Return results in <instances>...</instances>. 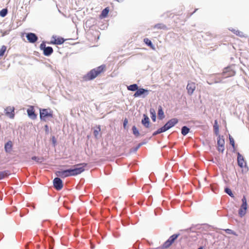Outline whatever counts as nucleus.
Segmentation results:
<instances>
[{
    "instance_id": "1",
    "label": "nucleus",
    "mask_w": 249,
    "mask_h": 249,
    "mask_svg": "<svg viewBox=\"0 0 249 249\" xmlns=\"http://www.w3.org/2000/svg\"><path fill=\"white\" fill-rule=\"evenodd\" d=\"M105 66H100L96 69H94L89 72L83 77V80L89 81L94 79L98 74H99L104 69Z\"/></svg>"
},
{
    "instance_id": "2",
    "label": "nucleus",
    "mask_w": 249,
    "mask_h": 249,
    "mask_svg": "<svg viewBox=\"0 0 249 249\" xmlns=\"http://www.w3.org/2000/svg\"><path fill=\"white\" fill-rule=\"evenodd\" d=\"M40 118L42 121H46V118L53 116V111L50 108H43L39 109Z\"/></svg>"
},
{
    "instance_id": "3",
    "label": "nucleus",
    "mask_w": 249,
    "mask_h": 249,
    "mask_svg": "<svg viewBox=\"0 0 249 249\" xmlns=\"http://www.w3.org/2000/svg\"><path fill=\"white\" fill-rule=\"evenodd\" d=\"M86 165V163H82L75 165L72 168H71L72 176H76L84 172L85 170L84 167Z\"/></svg>"
},
{
    "instance_id": "4",
    "label": "nucleus",
    "mask_w": 249,
    "mask_h": 249,
    "mask_svg": "<svg viewBox=\"0 0 249 249\" xmlns=\"http://www.w3.org/2000/svg\"><path fill=\"white\" fill-rule=\"evenodd\" d=\"M242 204L238 211V214L241 217L244 216L247 212V199L245 196H243L242 199Z\"/></svg>"
},
{
    "instance_id": "5",
    "label": "nucleus",
    "mask_w": 249,
    "mask_h": 249,
    "mask_svg": "<svg viewBox=\"0 0 249 249\" xmlns=\"http://www.w3.org/2000/svg\"><path fill=\"white\" fill-rule=\"evenodd\" d=\"M40 50L43 51V54L45 56H50L53 52V49L51 47H46L44 42L40 45Z\"/></svg>"
},
{
    "instance_id": "6",
    "label": "nucleus",
    "mask_w": 249,
    "mask_h": 249,
    "mask_svg": "<svg viewBox=\"0 0 249 249\" xmlns=\"http://www.w3.org/2000/svg\"><path fill=\"white\" fill-rule=\"evenodd\" d=\"M56 175L57 176L60 177L62 178H65L70 176H72L71 168L58 171L56 172Z\"/></svg>"
},
{
    "instance_id": "7",
    "label": "nucleus",
    "mask_w": 249,
    "mask_h": 249,
    "mask_svg": "<svg viewBox=\"0 0 249 249\" xmlns=\"http://www.w3.org/2000/svg\"><path fill=\"white\" fill-rule=\"evenodd\" d=\"M178 123V120L176 118H173L169 120L163 126L165 131L169 130Z\"/></svg>"
},
{
    "instance_id": "8",
    "label": "nucleus",
    "mask_w": 249,
    "mask_h": 249,
    "mask_svg": "<svg viewBox=\"0 0 249 249\" xmlns=\"http://www.w3.org/2000/svg\"><path fill=\"white\" fill-rule=\"evenodd\" d=\"M235 72L231 69V67H227L225 69L223 72V75L224 78H227L234 75Z\"/></svg>"
},
{
    "instance_id": "9",
    "label": "nucleus",
    "mask_w": 249,
    "mask_h": 249,
    "mask_svg": "<svg viewBox=\"0 0 249 249\" xmlns=\"http://www.w3.org/2000/svg\"><path fill=\"white\" fill-rule=\"evenodd\" d=\"M54 187L57 190H61L63 187L62 180L59 178H55L53 180Z\"/></svg>"
},
{
    "instance_id": "10",
    "label": "nucleus",
    "mask_w": 249,
    "mask_h": 249,
    "mask_svg": "<svg viewBox=\"0 0 249 249\" xmlns=\"http://www.w3.org/2000/svg\"><path fill=\"white\" fill-rule=\"evenodd\" d=\"M149 91L147 89L141 88V89H138L136 92L134 94V96L135 97H139L141 95H143L144 96L143 97H144L145 96L147 95L148 94Z\"/></svg>"
},
{
    "instance_id": "11",
    "label": "nucleus",
    "mask_w": 249,
    "mask_h": 249,
    "mask_svg": "<svg viewBox=\"0 0 249 249\" xmlns=\"http://www.w3.org/2000/svg\"><path fill=\"white\" fill-rule=\"evenodd\" d=\"M26 37L29 42L31 43H35L38 39L37 36L33 33H29L26 34Z\"/></svg>"
},
{
    "instance_id": "12",
    "label": "nucleus",
    "mask_w": 249,
    "mask_h": 249,
    "mask_svg": "<svg viewBox=\"0 0 249 249\" xmlns=\"http://www.w3.org/2000/svg\"><path fill=\"white\" fill-rule=\"evenodd\" d=\"M27 112L28 117L32 119L35 120L36 118V115L35 113L34 108L33 106H30L27 109Z\"/></svg>"
},
{
    "instance_id": "13",
    "label": "nucleus",
    "mask_w": 249,
    "mask_h": 249,
    "mask_svg": "<svg viewBox=\"0 0 249 249\" xmlns=\"http://www.w3.org/2000/svg\"><path fill=\"white\" fill-rule=\"evenodd\" d=\"M237 163L238 166L241 168H243L246 166V162L244 157L239 152L237 153Z\"/></svg>"
},
{
    "instance_id": "14",
    "label": "nucleus",
    "mask_w": 249,
    "mask_h": 249,
    "mask_svg": "<svg viewBox=\"0 0 249 249\" xmlns=\"http://www.w3.org/2000/svg\"><path fill=\"white\" fill-rule=\"evenodd\" d=\"M186 89H187L188 93L189 95H192L196 89L195 83L194 82L188 83Z\"/></svg>"
},
{
    "instance_id": "15",
    "label": "nucleus",
    "mask_w": 249,
    "mask_h": 249,
    "mask_svg": "<svg viewBox=\"0 0 249 249\" xmlns=\"http://www.w3.org/2000/svg\"><path fill=\"white\" fill-rule=\"evenodd\" d=\"M5 114L10 118L14 117V108L13 107H8L5 109Z\"/></svg>"
},
{
    "instance_id": "16",
    "label": "nucleus",
    "mask_w": 249,
    "mask_h": 249,
    "mask_svg": "<svg viewBox=\"0 0 249 249\" xmlns=\"http://www.w3.org/2000/svg\"><path fill=\"white\" fill-rule=\"evenodd\" d=\"M143 119H142V124L146 128H148L149 127V123H150L149 118L145 114H143Z\"/></svg>"
},
{
    "instance_id": "17",
    "label": "nucleus",
    "mask_w": 249,
    "mask_h": 249,
    "mask_svg": "<svg viewBox=\"0 0 249 249\" xmlns=\"http://www.w3.org/2000/svg\"><path fill=\"white\" fill-rule=\"evenodd\" d=\"M13 143L11 141H9L7 142L5 144L4 149L6 152L10 153L12 148Z\"/></svg>"
},
{
    "instance_id": "18",
    "label": "nucleus",
    "mask_w": 249,
    "mask_h": 249,
    "mask_svg": "<svg viewBox=\"0 0 249 249\" xmlns=\"http://www.w3.org/2000/svg\"><path fill=\"white\" fill-rule=\"evenodd\" d=\"M158 114L159 118L160 120H162L164 117V112L161 106L159 107Z\"/></svg>"
},
{
    "instance_id": "19",
    "label": "nucleus",
    "mask_w": 249,
    "mask_h": 249,
    "mask_svg": "<svg viewBox=\"0 0 249 249\" xmlns=\"http://www.w3.org/2000/svg\"><path fill=\"white\" fill-rule=\"evenodd\" d=\"M225 141L223 138H221L220 135H218L217 139V144L219 147H224Z\"/></svg>"
},
{
    "instance_id": "20",
    "label": "nucleus",
    "mask_w": 249,
    "mask_h": 249,
    "mask_svg": "<svg viewBox=\"0 0 249 249\" xmlns=\"http://www.w3.org/2000/svg\"><path fill=\"white\" fill-rule=\"evenodd\" d=\"M64 41H65V40L64 39V38H63L62 37H59V38H58L55 39L54 41H52V43L54 44L60 45V44H63L64 42Z\"/></svg>"
},
{
    "instance_id": "21",
    "label": "nucleus",
    "mask_w": 249,
    "mask_h": 249,
    "mask_svg": "<svg viewBox=\"0 0 249 249\" xmlns=\"http://www.w3.org/2000/svg\"><path fill=\"white\" fill-rule=\"evenodd\" d=\"M127 88L128 90L134 91H137L138 89V86L136 84H134L127 86Z\"/></svg>"
},
{
    "instance_id": "22",
    "label": "nucleus",
    "mask_w": 249,
    "mask_h": 249,
    "mask_svg": "<svg viewBox=\"0 0 249 249\" xmlns=\"http://www.w3.org/2000/svg\"><path fill=\"white\" fill-rule=\"evenodd\" d=\"M231 31L233 32L235 34H236L237 36H238L240 37H245V36L244 35V33L242 32H241L239 30H236L235 29H230Z\"/></svg>"
},
{
    "instance_id": "23",
    "label": "nucleus",
    "mask_w": 249,
    "mask_h": 249,
    "mask_svg": "<svg viewBox=\"0 0 249 249\" xmlns=\"http://www.w3.org/2000/svg\"><path fill=\"white\" fill-rule=\"evenodd\" d=\"M214 131L215 134L217 135H219V127L217 124V121H214V124L213 125Z\"/></svg>"
},
{
    "instance_id": "24",
    "label": "nucleus",
    "mask_w": 249,
    "mask_h": 249,
    "mask_svg": "<svg viewBox=\"0 0 249 249\" xmlns=\"http://www.w3.org/2000/svg\"><path fill=\"white\" fill-rule=\"evenodd\" d=\"M190 129L186 126H183L181 128V134L183 136L186 135L189 132Z\"/></svg>"
},
{
    "instance_id": "25",
    "label": "nucleus",
    "mask_w": 249,
    "mask_h": 249,
    "mask_svg": "<svg viewBox=\"0 0 249 249\" xmlns=\"http://www.w3.org/2000/svg\"><path fill=\"white\" fill-rule=\"evenodd\" d=\"M150 113L151 115V119L153 121L155 122L156 120V114L155 111V110L153 108H150Z\"/></svg>"
},
{
    "instance_id": "26",
    "label": "nucleus",
    "mask_w": 249,
    "mask_h": 249,
    "mask_svg": "<svg viewBox=\"0 0 249 249\" xmlns=\"http://www.w3.org/2000/svg\"><path fill=\"white\" fill-rule=\"evenodd\" d=\"M109 12V8L108 7H106L102 11L101 15V16L103 18H106L108 15Z\"/></svg>"
},
{
    "instance_id": "27",
    "label": "nucleus",
    "mask_w": 249,
    "mask_h": 249,
    "mask_svg": "<svg viewBox=\"0 0 249 249\" xmlns=\"http://www.w3.org/2000/svg\"><path fill=\"white\" fill-rule=\"evenodd\" d=\"M166 131L165 130L164 128L162 127H161V128L158 129L157 131H156L155 132H154L153 133V136H155L157 134H160L162 132H165Z\"/></svg>"
},
{
    "instance_id": "28",
    "label": "nucleus",
    "mask_w": 249,
    "mask_h": 249,
    "mask_svg": "<svg viewBox=\"0 0 249 249\" xmlns=\"http://www.w3.org/2000/svg\"><path fill=\"white\" fill-rule=\"evenodd\" d=\"M144 42L148 46H150L152 48L154 49V46L153 45V44H152L151 41L150 40H149L148 38H144Z\"/></svg>"
},
{
    "instance_id": "29",
    "label": "nucleus",
    "mask_w": 249,
    "mask_h": 249,
    "mask_svg": "<svg viewBox=\"0 0 249 249\" xmlns=\"http://www.w3.org/2000/svg\"><path fill=\"white\" fill-rule=\"evenodd\" d=\"M132 131H133V134L135 136H136V137H138L139 136V135H140L139 131L135 126H133L132 127Z\"/></svg>"
},
{
    "instance_id": "30",
    "label": "nucleus",
    "mask_w": 249,
    "mask_h": 249,
    "mask_svg": "<svg viewBox=\"0 0 249 249\" xmlns=\"http://www.w3.org/2000/svg\"><path fill=\"white\" fill-rule=\"evenodd\" d=\"M178 234H173L171 236H170L168 239L169 240V241L171 242V243H173L174 241L178 238Z\"/></svg>"
},
{
    "instance_id": "31",
    "label": "nucleus",
    "mask_w": 249,
    "mask_h": 249,
    "mask_svg": "<svg viewBox=\"0 0 249 249\" xmlns=\"http://www.w3.org/2000/svg\"><path fill=\"white\" fill-rule=\"evenodd\" d=\"M32 159L38 163H41L43 161V158H39L38 157L34 156L32 158Z\"/></svg>"
},
{
    "instance_id": "32",
    "label": "nucleus",
    "mask_w": 249,
    "mask_h": 249,
    "mask_svg": "<svg viewBox=\"0 0 249 249\" xmlns=\"http://www.w3.org/2000/svg\"><path fill=\"white\" fill-rule=\"evenodd\" d=\"M6 47L4 45H3L1 47V49H0V57L4 55V53L6 50Z\"/></svg>"
},
{
    "instance_id": "33",
    "label": "nucleus",
    "mask_w": 249,
    "mask_h": 249,
    "mask_svg": "<svg viewBox=\"0 0 249 249\" xmlns=\"http://www.w3.org/2000/svg\"><path fill=\"white\" fill-rule=\"evenodd\" d=\"M7 10L6 9H3L0 11V16L1 17H4L7 14Z\"/></svg>"
},
{
    "instance_id": "34",
    "label": "nucleus",
    "mask_w": 249,
    "mask_h": 249,
    "mask_svg": "<svg viewBox=\"0 0 249 249\" xmlns=\"http://www.w3.org/2000/svg\"><path fill=\"white\" fill-rule=\"evenodd\" d=\"M225 192L227 194H228L230 196L233 197H234V196H233V194H232V191H231V190L230 189H229V188H226L225 189Z\"/></svg>"
},
{
    "instance_id": "35",
    "label": "nucleus",
    "mask_w": 249,
    "mask_h": 249,
    "mask_svg": "<svg viewBox=\"0 0 249 249\" xmlns=\"http://www.w3.org/2000/svg\"><path fill=\"white\" fill-rule=\"evenodd\" d=\"M144 143H140L136 147L131 149V152H136L140 148V147Z\"/></svg>"
},
{
    "instance_id": "36",
    "label": "nucleus",
    "mask_w": 249,
    "mask_h": 249,
    "mask_svg": "<svg viewBox=\"0 0 249 249\" xmlns=\"http://www.w3.org/2000/svg\"><path fill=\"white\" fill-rule=\"evenodd\" d=\"M8 175V172L6 171H0V179H2L4 177Z\"/></svg>"
},
{
    "instance_id": "37",
    "label": "nucleus",
    "mask_w": 249,
    "mask_h": 249,
    "mask_svg": "<svg viewBox=\"0 0 249 249\" xmlns=\"http://www.w3.org/2000/svg\"><path fill=\"white\" fill-rule=\"evenodd\" d=\"M172 243L169 239H168L163 245V247L164 248H168Z\"/></svg>"
},
{
    "instance_id": "38",
    "label": "nucleus",
    "mask_w": 249,
    "mask_h": 249,
    "mask_svg": "<svg viewBox=\"0 0 249 249\" xmlns=\"http://www.w3.org/2000/svg\"><path fill=\"white\" fill-rule=\"evenodd\" d=\"M165 26L162 24H157L155 25L154 28L157 29H163Z\"/></svg>"
},
{
    "instance_id": "39",
    "label": "nucleus",
    "mask_w": 249,
    "mask_h": 249,
    "mask_svg": "<svg viewBox=\"0 0 249 249\" xmlns=\"http://www.w3.org/2000/svg\"><path fill=\"white\" fill-rule=\"evenodd\" d=\"M230 144L233 147H234V139L231 136L229 137Z\"/></svg>"
},
{
    "instance_id": "40",
    "label": "nucleus",
    "mask_w": 249,
    "mask_h": 249,
    "mask_svg": "<svg viewBox=\"0 0 249 249\" xmlns=\"http://www.w3.org/2000/svg\"><path fill=\"white\" fill-rule=\"evenodd\" d=\"M100 131V127L98 126L97 130H94L93 133L95 137H97L99 134V132Z\"/></svg>"
},
{
    "instance_id": "41",
    "label": "nucleus",
    "mask_w": 249,
    "mask_h": 249,
    "mask_svg": "<svg viewBox=\"0 0 249 249\" xmlns=\"http://www.w3.org/2000/svg\"><path fill=\"white\" fill-rule=\"evenodd\" d=\"M127 124H128V120L126 118H125L124 120V123H123V126H124V128H126V126Z\"/></svg>"
},
{
    "instance_id": "42",
    "label": "nucleus",
    "mask_w": 249,
    "mask_h": 249,
    "mask_svg": "<svg viewBox=\"0 0 249 249\" xmlns=\"http://www.w3.org/2000/svg\"><path fill=\"white\" fill-rule=\"evenodd\" d=\"M218 150L219 151H221V152H223L224 150V147H219L218 146Z\"/></svg>"
},
{
    "instance_id": "43",
    "label": "nucleus",
    "mask_w": 249,
    "mask_h": 249,
    "mask_svg": "<svg viewBox=\"0 0 249 249\" xmlns=\"http://www.w3.org/2000/svg\"><path fill=\"white\" fill-rule=\"evenodd\" d=\"M52 142H53V143L54 145H55V143H56V140H55V138L54 136H53L52 137Z\"/></svg>"
},
{
    "instance_id": "44",
    "label": "nucleus",
    "mask_w": 249,
    "mask_h": 249,
    "mask_svg": "<svg viewBox=\"0 0 249 249\" xmlns=\"http://www.w3.org/2000/svg\"><path fill=\"white\" fill-rule=\"evenodd\" d=\"M45 128H46V131H47L48 129V126L47 125H45Z\"/></svg>"
},
{
    "instance_id": "45",
    "label": "nucleus",
    "mask_w": 249,
    "mask_h": 249,
    "mask_svg": "<svg viewBox=\"0 0 249 249\" xmlns=\"http://www.w3.org/2000/svg\"><path fill=\"white\" fill-rule=\"evenodd\" d=\"M198 249H203V247H199Z\"/></svg>"
},
{
    "instance_id": "46",
    "label": "nucleus",
    "mask_w": 249,
    "mask_h": 249,
    "mask_svg": "<svg viewBox=\"0 0 249 249\" xmlns=\"http://www.w3.org/2000/svg\"><path fill=\"white\" fill-rule=\"evenodd\" d=\"M208 83L209 85H211V83H209L208 82Z\"/></svg>"
}]
</instances>
